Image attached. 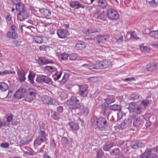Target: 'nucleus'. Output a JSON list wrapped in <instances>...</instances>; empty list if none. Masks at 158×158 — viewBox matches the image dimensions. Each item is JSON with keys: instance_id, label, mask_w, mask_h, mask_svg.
Masks as SVG:
<instances>
[{"instance_id": "obj_1", "label": "nucleus", "mask_w": 158, "mask_h": 158, "mask_svg": "<svg viewBox=\"0 0 158 158\" xmlns=\"http://www.w3.org/2000/svg\"><path fill=\"white\" fill-rule=\"evenodd\" d=\"M92 122L94 124L97 125L98 128L101 131H105L108 126L106 119L103 117L98 118L94 117L92 119Z\"/></svg>"}, {"instance_id": "obj_2", "label": "nucleus", "mask_w": 158, "mask_h": 158, "mask_svg": "<svg viewBox=\"0 0 158 158\" xmlns=\"http://www.w3.org/2000/svg\"><path fill=\"white\" fill-rule=\"evenodd\" d=\"M81 60H85V64L81 66L89 69H99L98 62H96L93 60H90L84 57Z\"/></svg>"}, {"instance_id": "obj_3", "label": "nucleus", "mask_w": 158, "mask_h": 158, "mask_svg": "<svg viewBox=\"0 0 158 158\" xmlns=\"http://www.w3.org/2000/svg\"><path fill=\"white\" fill-rule=\"evenodd\" d=\"M36 81L39 83L44 82L45 83L52 85L53 82L51 78L48 76L43 75L38 76L36 79Z\"/></svg>"}, {"instance_id": "obj_4", "label": "nucleus", "mask_w": 158, "mask_h": 158, "mask_svg": "<svg viewBox=\"0 0 158 158\" xmlns=\"http://www.w3.org/2000/svg\"><path fill=\"white\" fill-rule=\"evenodd\" d=\"M140 158H158V155L155 153H152L151 150L147 149L143 154L140 156Z\"/></svg>"}, {"instance_id": "obj_5", "label": "nucleus", "mask_w": 158, "mask_h": 158, "mask_svg": "<svg viewBox=\"0 0 158 158\" xmlns=\"http://www.w3.org/2000/svg\"><path fill=\"white\" fill-rule=\"evenodd\" d=\"M110 36L108 35H98L92 39L96 43H103L108 39Z\"/></svg>"}, {"instance_id": "obj_6", "label": "nucleus", "mask_w": 158, "mask_h": 158, "mask_svg": "<svg viewBox=\"0 0 158 158\" xmlns=\"http://www.w3.org/2000/svg\"><path fill=\"white\" fill-rule=\"evenodd\" d=\"M99 69H105L110 68L112 66L111 61L109 60H103L102 61L98 62Z\"/></svg>"}, {"instance_id": "obj_7", "label": "nucleus", "mask_w": 158, "mask_h": 158, "mask_svg": "<svg viewBox=\"0 0 158 158\" xmlns=\"http://www.w3.org/2000/svg\"><path fill=\"white\" fill-rule=\"evenodd\" d=\"M107 16L110 19H116L118 18V14L113 9H110L108 10Z\"/></svg>"}, {"instance_id": "obj_8", "label": "nucleus", "mask_w": 158, "mask_h": 158, "mask_svg": "<svg viewBox=\"0 0 158 158\" xmlns=\"http://www.w3.org/2000/svg\"><path fill=\"white\" fill-rule=\"evenodd\" d=\"M79 90L78 93L81 96L83 97H85L88 93V86L86 85H79Z\"/></svg>"}, {"instance_id": "obj_9", "label": "nucleus", "mask_w": 158, "mask_h": 158, "mask_svg": "<svg viewBox=\"0 0 158 158\" xmlns=\"http://www.w3.org/2000/svg\"><path fill=\"white\" fill-rule=\"evenodd\" d=\"M17 74L19 76V80L20 82L25 81L26 79L25 76L26 73L22 69H18L17 71Z\"/></svg>"}, {"instance_id": "obj_10", "label": "nucleus", "mask_w": 158, "mask_h": 158, "mask_svg": "<svg viewBox=\"0 0 158 158\" xmlns=\"http://www.w3.org/2000/svg\"><path fill=\"white\" fill-rule=\"evenodd\" d=\"M26 92L25 89H19L16 91L14 96L15 98L21 99L25 96Z\"/></svg>"}, {"instance_id": "obj_11", "label": "nucleus", "mask_w": 158, "mask_h": 158, "mask_svg": "<svg viewBox=\"0 0 158 158\" xmlns=\"http://www.w3.org/2000/svg\"><path fill=\"white\" fill-rule=\"evenodd\" d=\"M68 31L66 29H60L57 30V34L59 37L64 39L67 36Z\"/></svg>"}, {"instance_id": "obj_12", "label": "nucleus", "mask_w": 158, "mask_h": 158, "mask_svg": "<svg viewBox=\"0 0 158 158\" xmlns=\"http://www.w3.org/2000/svg\"><path fill=\"white\" fill-rule=\"evenodd\" d=\"M40 14L43 18L50 16L51 15V12L48 9L44 8L39 9Z\"/></svg>"}, {"instance_id": "obj_13", "label": "nucleus", "mask_w": 158, "mask_h": 158, "mask_svg": "<svg viewBox=\"0 0 158 158\" xmlns=\"http://www.w3.org/2000/svg\"><path fill=\"white\" fill-rule=\"evenodd\" d=\"M28 17V14L26 10L19 12L17 15V18L20 21H23Z\"/></svg>"}, {"instance_id": "obj_14", "label": "nucleus", "mask_w": 158, "mask_h": 158, "mask_svg": "<svg viewBox=\"0 0 158 158\" xmlns=\"http://www.w3.org/2000/svg\"><path fill=\"white\" fill-rule=\"evenodd\" d=\"M38 62L39 64L41 65H45L48 63H53V62L44 57L39 58L38 60Z\"/></svg>"}, {"instance_id": "obj_15", "label": "nucleus", "mask_w": 158, "mask_h": 158, "mask_svg": "<svg viewBox=\"0 0 158 158\" xmlns=\"http://www.w3.org/2000/svg\"><path fill=\"white\" fill-rule=\"evenodd\" d=\"M81 104L72 102L69 105V108L72 111L73 110H75L76 109L80 108L81 107Z\"/></svg>"}, {"instance_id": "obj_16", "label": "nucleus", "mask_w": 158, "mask_h": 158, "mask_svg": "<svg viewBox=\"0 0 158 158\" xmlns=\"http://www.w3.org/2000/svg\"><path fill=\"white\" fill-rule=\"evenodd\" d=\"M70 4L71 7L75 9H78L80 7L82 8H84V6L83 5L80 3L78 1L71 2Z\"/></svg>"}, {"instance_id": "obj_17", "label": "nucleus", "mask_w": 158, "mask_h": 158, "mask_svg": "<svg viewBox=\"0 0 158 158\" xmlns=\"http://www.w3.org/2000/svg\"><path fill=\"white\" fill-rule=\"evenodd\" d=\"M41 99L43 103L47 104H52V99L50 97L47 95L43 96Z\"/></svg>"}, {"instance_id": "obj_18", "label": "nucleus", "mask_w": 158, "mask_h": 158, "mask_svg": "<svg viewBox=\"0 0 158 158\" xmlns=\"http://www.w3.org/2000/svg\"><path fill=\"white\" fill-rule=\"evenodd\" d=\"M132 121L131 119H125L123 122H122L120 124V127L122 129L126 127H127L129 126L132 123Z\"/></svg>"}, {"instance_id": "obj_19", "label": "nucleus", "mask_w": 158, "mask_h": 158, "mask_svg": "<svg viewBox=\"0 0 158 158\" xmlns=\"http://www.w3.org/2000/svg\"><path fill=\"white\" fill-rule=\"evenodd\" d=\"M114 145L113 143L111 141L107 142L104 144L103 148L104 151H108Z\"/></svg>"}, {"instance_id": "obj_20", "label": "nucleus", "mask_w": 158, "mask_h": 158, "mask_svg": "<svg viewBox=\"0 0 158 158\" xmlns=\"http://www.w3.org/2000/svg\"><path fill=\"white\" fill-rule=\"evenodd\" d=\"M143 123V121L139 117H137L135 118L133 123V126L135 127L138 128L140 127Z\"/></svg>"}, {"instance_id": "obj_21", "label": "nucleus", "mask_w": 158, "mask_h": 158, "mask_svg": "<svg viewBox=\"0 0 158 158\" xmlns=\"http://www.w3.org/2000/svg\"><path fill=\"white\" fill-rule=\"evenodd\" d=\"M14 4L16 5V10L19 12L26 10L25 9V6L23 3L19 2L16 4Z\"/></svg>"}, {"instance_id": "obj_22", "label": "nucleus", "mask_w": 158, "mask_h": 158, "mask_svg": "<svg viewBox=\"0 0 158 158\" xmlns=\"http://www.w3.org/2000/svg\"><path fill=\"white\" fill-rule=\"evenodd\" d=\"M98 4V6L101 8L104 9L107 5V3L106 0H96Z\"/></svg>"}, {"instance_id": "obj_23", "label": "nucleus", "mask_w": 158, "mask_h": 158, "mask_svg": "<svg viewBox=\"0 0 158 158\" xmlns=\"http://www.w3.org/2000/svg\"><path fill=\"white\" fill-rule=\"evenodd\" d=\"M81 108H79L80 112L81 115H87L89 112V110L87 107L82 106L81 105Z\"/></svg>"}, {"instance_id": "obj_24", "label": "nucleus", "mask_w": 158, "mask_h": 158, "mask_svg": "<svg viewBox=\"0 0 158 158\" xmlns=\"http://www.w3.org/2000/svg\"><path fill=\"white\" fill-rule=\"evenodd\" d=\"M156 64H151L147 65L146 68L148 71H152L157 69Z\"/></svg>"}, {"instance_id": "obj_25", "label": "nucleus", "mask_w": 158, "mask_h": 158, "mask_svg": "<svg viewBox=\"0 0 158 158\" xmlns=\"http://www.w3.org/2000/svg\"><path fill=\"white\" fill-rule=\"evenodd\" d=\"M35 76V74L33 72L30 71L28 76V80L29 82L31 84H33L34 82V79Z\"/></svg>"}, {"instance_id": "obj_26", "label": "nucleus", "mask_w": 158, "mask_h": 158, "mask_svg": "<svg viewBox=\"0 0 158 158\" xmlns=\"http://www.w3.org/2000/svg\"><path fill=\"white\" fill-rule=\"evenodd\" d=\"M6 35L7 37L11 39H16L18 38V34L15 32L9 31Z\"/></svg>"}, {"instance_id": "obj_27", "label": "nucleus", "mask_w": 158, "mask_h": 158, "mask_svg": "<svg viewBox=\"0 0 158 158\" xmlns=\"http://www.w3.org/2000/svg\"><path fill=\"white\" fill-rule=\"evenodd\" d=\"M85 47V45L84 43L82 41H80L77 43L75 45V48L81 50Z\"/></svg>"}, {"instance_id": "obj_28", "label": "nucleus", "mask_w": 158, "mask_h": 158, "mask_svg": "<svg viewBox=\"0 0 158 158\" xmlns=\"http://www.w3.org/2000/svg\"><path fill=\"white\" fill-rule=\"evenodd\" d=\"M71 128L73 130H78L79 129V126L78 124L73 122H70L69 123Z\"/></svg>"}, {"instance_id": "obj_29", "label": "nucleus", "mask_w": 158, "mask_h": 158, "mask_svg": "<svg viewBox=\"0 0 158 158\" xmlns=\"http://www.w3.org/2000/svg\"><path fill=\"white\" fill-rule=\"evenodd\" d=\"M109 108L110 109L114 111H120L121 110V106L116 104L110 106Z\"/></svg>"}, {"instance_id": "obj_30", "label": "nucleus", "mask_w": 158, "mask_h": 158, "mask_svg": "<svg viewBox=\"0 0 158 158\" xmlns=\"http://www.w3.org/2000/svg\"><path fill=\"white\" fill-rule=\"evenodd\" d=\"M8 89L7 84L4 82L0 83V90L2 91H5Z\"/></svg>"}, {"instance_id": "obj_31", "label": "nucleus", "mask_w": 158, "mask_h": 158, "mask_svg": "<svg viewBox=\"0 0 158 158\" xmlns=\"http://www.w3.org/2000/svg\"><path fill=\"white\" fill-rule=\"evenodd\" d=\"M149 35L151 37L158 39V30L151 31L149 33Z\"/></svg>"}, {"instance_id": "obj_32", "label": "nucleus", "mask_w": 158, "mask_h": 158, "mask_svg": "<svg viewBox=\"0 0 158 158\" xmlns=\"http://www.w3.org/2000/svg\"><path fill=\"white\" fill-rule=\"evenodd\" d=\"M36 92V90L35 89L33 88H31L29 89L27 94L35 98Z\"/></svg>"}, {"instance_id": "obj_33", "label": "nucleus", "mask_w": 158, "mask_h": 158, "mask_svg": "<svg viewBox=\"0 0 158 158\" xmlns=\"http://www.w3.org/2000/svg\"><path fill=\"white\" fill-rule=\"evenodd\" d=\"M135 106L136 103L134 102H131L129 104L128 109L130 112H133L134 111Z\"/></svg>"}, {"instance_id": "obj_34", "label": "nucleus", "mask_w": 158, "mask_h": 158, "mask_svg": "<svg viewBox=\"0 0 158 158\" xmlns=\"http://www.w3.org/2000/svg\"><path fill=\"white\" fill-rule=\"evenodd\" d=\"M149 102V100L147 99L143 100L141 101L140 106H142L143 109H144L148 106Z\"/></svg>"}, {"instance_id": "obj_35", "label": "nucleus", "mask_w": 158, "mask_h": 158, "mask_svg": "<svg viewBox=\"0 0 158 158\" xmlns=\"http://www.w3.org/2000/svg\"><path fill=\"white\" fill-rule=\"evenodd\" d=\"M98 31H99L98 30L92 28L87 30L86 31H85L84 32V33L86 34H89L92 33L98 32Z\"/></svg>"}, {"instance_id": "obj_36", "label": "nucleus", "mask_w": 158, "mask_h": 158, "mask_svg": "<svg viewBox=\"0 0 158 158\" xmlns=\"http://www.w3.org/2000/svg\"><path fill=\"white\" fill-rule=\"evenodd\" d=\"M45 140L38 137L34 141V143L35 144H37L38 145H40L42 143L44 142Z\"/></svg>"}, {"instance_id": "obj_37", "label": "nucleus", "mask_w": 158, "mask_h": 158, "mask_svg": "<svg viewBox=\"0 0 158 158\" xmlns=\"http://www.w3.org/2000/svg\"><path fill=\"white\" fill-rule=\"evenodd\" d=\"M140 97L139 94L136 93H132L130 96L131 98L134 100H139Z\"/></svg>"}, {"instance_id": "obj_38", "label": "nucleus", "mask_w": 158, "mask_h": 158, "mask_svg": "<svg viewBox=\"0 0 158 158\" xmlns=\"http://www.w3.org/2000/svg\"><path fill=\"white\" fill-rule=\"evenodd\" d=\"M61 141L63 147H66L67 146L68 141L66 138L65 137L62 138Z\"/></svg>"}, {"instance_id": "obj_39", "label": "nucleus", "mask_w": 158, "mask_h": 158, "mask_svg": "<svg viewBox=\"0 0 158 158\" xmlns=\"http://www.w3.org/2000/svg\"><path fill=\"white\" fill-rule=\"evenodd\" d=\"M46 136V135L45 132L44 131H41L39 133L38 137L40 138H41V139L45 140Z\"/></svg>"}, {"instance_id": "obj_40", "label": "nucleus", "mask_w": 158, "mask_h": 158, "mask_svg": "<svg viewBox=\"0 0 158 158\" xmlns=\"http://www.w3.org/2000/svg\"><path fill=\"white\" fill-rule=\"evenodd\" d=\"M34 98L30 96L28 94H27L26 97L24 98L23 99V100L28 102H31L34 100Z\"/></svg>"}, {"instance_id": "obj_41", "label": "nucleus", "mask_w": 158, "mask_h": 158, "mask_svg": "<svg viewBox=\"0 0 158 158\" xmlns=\"http://www.w3.org/2000/svg\"><path fill=\"white\" fill-rule=\"evenodd\" d=\"M106 15L104 13V11L102 13L98 15L97 18L101 20H105L106 19Z\"/></svg>"}, {"instance_id": "obj_42", "label": "nucleus", "mask_w": 158, "mask_h": 158, "mask_svg": "<svg viewBox=\"0 0 158 158\" xmlns=\"http://www.w3.org/2000/svg\"><path fill=\"white\" fill-rule=\"evenodd\" d=\"M35 42L37 44H41L43 41L42 38L40 36H36L34 37Z\"/></svg>"}, {"instance_id": "obj_43", "label": "nucleus", "mask_w": 158, "mask_h": 158, "mask_svg": "<svg viewBox=\"0 0 158 158\" xmlns=\"http://www.w3.org/2000/svg\"><path fill=\"white\" fill-rule=\"evenodd\" d=\"M46 69L50 72H52L56 71V69L54 67L47 66L45 67Z\"/></svg>"}, {"instance_id": "obj_44", "label": "nucleus", "mask_w": 158, "mask_h": 158, "mask_svg": "<svg viewBox=\"0 0 158 158\" xmlns=\"http://www.w3.org/2000/svg\"><path fill=\"white\" fill-rule=\"evenodd\" d=\"M119 152V150L118 148L114 149L110 152V154L112 156L116 155Z\"/></svg>"}, {"instance_id": "obj_45", "label": "nucleus", "mask_w": 158, "mask_h": 158, "mask_svg": "<svg viewBox=\"0 0 158 158\" xmlns=\"http://www.w3.org/2000/svg\"><path fill=\"white\" fill-rule=\"evenodd\" d=\"M131 146L133 148L136 149L138 148V142L136 141H133L131 143Z\"/></svg>"}, {"instance_id": "obj_46", "label": "nucleus", "mask_w": 158, "mask_h": 158, "mask_svg": "<svg viewBox=\"0 0 158 158\" xmlns=\"http://www.w3.org/2000/svg\"><path fill=\"white\" fill-rule=\"evenodd\" d=\"M143 109V107L140 106L135 109L134 111L137 114H139L142 112Z\"/></svg>"}, {"instance_id": "obj_47", "label": "nucleus", "mask_w": 158, "mask_h": 158, "mask_svg": "<svg viewBox=\"0 0 158 158\" xmlns=\"http://www.w3.org/2000/svg\"><path fill=\"white\" fill-rule=\"evenodd\" d=\"M69 58L70 60H75L77 57V55L75 53H72L69 55Z\"/></svg>"}, {"instance_id": "obj_48", "label": "nucleus", "mask_w": 158, "mask_h": 158, "mask_svg": "<svg viewBox=\"0 0 158 158\" xmlns=\"http://www.w3.org/2000/svg\"><path fill=\"white\" fill-rule=\"evenodd\" d=\"M52 115L53 118L55 120H58L59 118V115L57 112L55 111H52Z\"/></svg>"}, {"instance_id": "obj_49", "label": "nucleus", "mask_w": 158, "mask_h": 158, "mask_svg": "<svg viewBox=\"0 0 158 158\" xmlns=\"http://www.w3.org/2000/svg\"><path fill=\"white\" fill-rule=\"evenodd\" d=\"M131 39L138 40L139 39V38L137 37L135 32L133 31L131 33Z\"/></svg>"}, {"instance_id": "obj_50", "label": "nucleus", "mask_w": 158, "mask_h": 158, "mask_svg": "<svg viewBox=\"0 0 158 158\" xmlns=\"http://www.w3.org/2000/svg\"><path fill=\"white\" fill-rule=\"evenodd\" d=\"M103 152L101 150H98L97 151L96 158H102Z\"/></svg>"}, {"instance_id": "obj_51", "label": "nucleus", "mask_w": 158, "mask_h": 158, "mask_svg": "<svg viewBox=\"0 0 158 158\" xmlns=\"http://www.w3.org/2000/svg\"><path fill=\"white\" fill-rule=\"evenodd\" d=\"M108 110L107 107L105 106H102V110L101 111L102 114L104 115H105L106 114L107 110Z\"/></svg>"}, {"instance_id": "obj_52", "label": "nucleus", "mask_w": 158, "mask_h": 158, "mask_svg": "<svg viewBox=\"0 0 158 158\" xmlns=\"http://www.w3.org/2000/svg\"><path fill=\"white\" fill-rule=\"evenodd\" d=\"M69 57V55L68 54L65 53H63L61 55V60H64L67 59Z\"/></svg>"}, {"instance_id": "obj_53", "label": "nucleus", "mask_w": 158, "mask_h": 158, "mask_svg": "<svg viewBox=\"0 0 158 158\" xmlns=\"http://www.w3.org/2000/svg\"><path fill=\"white\" fill-rule=\"evenodd\" d=\"M105 102L107 104V105H108L114 102V100L113 99H110L109 98H106L105 99Z\"/></svg>"}, {"instance_id": "obj_54", "label": "nucleus", "mask_w": 158, "mask_h": 158, "mask_svg": "<svg viewBox=\"0 0 158 158\" xmlns=\"http://www.w3.org/2000/svg\"><path fill=\"white\" fill-rule=\"evenodd\" d=\"M69 77V75L68 74H64L63 77L62 81L64 82H66L67 81V80L68 79Z\"/></svg>"}, {"instance_id": "obj_55", "label": "nucleus", "mask_w": 158, "mask_h": 158, "mask_svg": "<svg viewBox=\"0 0 158 158\" xmlns=\"http://www.w3.org/2000/svg\"><path fill=\"white\" fill-rule=\"evenodd\" d=\"M148 3L152 7H155L156 6L155 0H152V1H148Z\"/></svg>"}, {"instance_id": "obj_56", "label": "nucleus", "mask_w": 158, "mask_h": 158, "mask_svg": "<svg viewBox=\"0 0 158 158\" xmlns=\"http://www.w3.org/2000/svg\"><path fill=\"white\" fill-rule=\"evenodd\" d=\"M141 50L142 51V52H148L149 49L146 46H144L141 48Z\"/></svg>"}, {"instance_id": "obj_57", "label": "nucleus", "mask_w": 158, "mask_h": 158, "mask_svg": "<svg viewBox=\"0 0 158 158\" xmlns=\"http://www.w3.org/2000/svg\"><path fill=\"white\" fill-rule=\"evenodd\" d=\"M13 118V116L12 114L10 115L6 116V121L8 122H10Z\"/></svg>"}, {"instance_id": "obj_58", "label": "nucleus", "mask_w": 158, "mask_h": 158, "mask_svg": "<svg viewBox=\"0 0 158 158\" xmlns=\"http://www.w3.org/2000/svg\"><path fill=\"white\" fill-rule=\"evenodd\" d=\"M50 143L51 144V146L52 147L54 148L56 147V143L54 139H52L51 140Z\"/></svg>"}, {"instance_id": "obj_59", "label": "nucleus", "mask_w": 158, "mask_h": 158, "mask_svg": "<svg viewBox=\"0 0 158 158\" xmlns=\"http://www.w3.org/2000/svg\"><path fill=\"white\" fill-rule=\"evenodd\" d=\"M9 146V144L7 143H5L1 144V147L3 148H7Z\"/></svg>"}, {"instance_id": "obj_60", "label": "nucleus", "mask_w": 158, "mask_h": 158, "mask_svg": "<svg viewBox=\"0 0 158 158\" xmlns=\"http://www.w3.org/2000/svg\"><path fill=\"white\" fill-rule=\"evenodd\" d=\"M57 110L59 112L61 113L63 111V108L62 106H60L57 108Z\"/></svg>"}, {"instance_id": "obj_61", "label": "nucleus", "mask_w": 158, "mask_h": 158, "mask_svg": "<svg viewBox=\"0 0 158 158\" xmlns=\"http://www.w3.org/2000/svg\"><path fill=\"white\" fill-rule=\"evenodd\" d=\"M47 46L45 45H42L40 46L39 48L41 51H44L46 50Z\"/></svg>"}, {"instance_id": "obj_62", "label": "nucleus", "mask_w": 158, "mask_h": 158, "mask_svg": "<svg viewBox=\"0 0 158 158\" xmlns=\"http://www.w3.org/2000/svg\"><path fill=\"white\" fill-rule=\"evenodd\" d=\"M135 78L133 77L132 78H126L124 79V81L127 82V81H135Z\"/></svg>"}, {"instance_id": "obj_63", "label": "nucleus", "mask_w": 158, "mask_h": 158, "mask_svg": "<svg viewBox=\"0 0 158 158\" xmlns=\"http://www.w3.org/2000/svg\"><path fill=\"white\" fill-rule=\"evenodd\" d=\"M99 91L98 90H96L94 94H91V97L94 98H95L97 95L99 94Z\"/></svg>"}, {"instance_id": "obj_64", "label": "nucleus", "mask_w": 158, "mask_h": 158, "mask_svg": "<svg viewBox=\"0 0 158 158\" xmlns=\"http://www.w3.org/2000/svg\"><path fill=\"white\" fill-rule=\"evenodd\" d=\"M62 73V71H60V74L57 76L56 77L54 78V79L55 81H56L58 80L60 78Z\"/></svg>"}]
</instances>
